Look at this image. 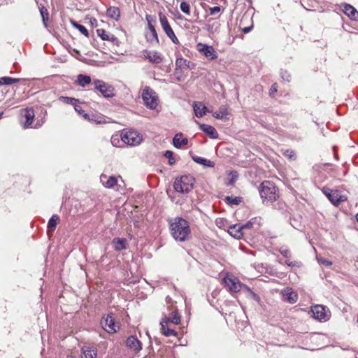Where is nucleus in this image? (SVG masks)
Here are the masks:
<instances>
[{"label": "nucleus", "instance_id": "17", "mask_svg": "<svg viewBox=\"0 0 358 358\" xmlns=\"http://www.w3.org/2000/svg\"><path fill=\"white\" fill-rule=\"evenodd\" d=\"M228 233L236 239L241 238L244 234L243 227L238 224L230 226L228 229Z\"/></svg>", "mask_w": 358, "mask_h": 358}, {"label": "nucleus", "instance_id": "26", "mask_svg": "<svg viewBox=\"0 0 358 358\" xmlns=\"http://www.w3.org/2000/svg\"><path fill=\"white\" fill-rule=\"evenodd\" d=\"M106 15L108 17L118 21L120 17V10L117 7L110 6L107 9Z\"/></svg>", "mask_w": 358, "mask_h": 358}, {"label": "nucleus", "instance_id": "60", "mask_svg": "<svg viewBox=\"0 0 358 358\" xmlns=\"http://www.w3.org/2000/svg\"><path fill=\"white\" fill-rule=\"evenodd\" d=\"M355 217H356V220H357V221L358 222V213L356 215V216H355Z\"/></svg>", "mask_w": 358, "mask_h": 358}, {"label": "nucleus", "instance_id": "16", "mask_svg": "<svg viewBox=\"0 0 358 358\" xmlns=\"http://www.w3.org/2000/svg\"><path fill=\"white\" fill-rule=\"evenodd\" d=\"M22 115L26 119L25 122H24V127L28 128L31 127L35 116L34 109L31 108L24 109L22 112Z\"/></svg>", "mask_w": 358, "mask_h": 358}, {"label": "nucleus", "instance_id": "3", "mask_svg": "<svg viewBox=\"0 0 358 358\" xmlns=\"http://www.w3.org/2000/svg\"><path fill=\"white\" fill-rule=\"evenodd\" d=\"M195 179L190 175L182 176L173 182L175 190L180 193H189L194 187Z\"/></svg>", "mask_w": 358, "mask_h": 358}, {"label": "nucleus", "instance_id": "32", "mask_svg": "<svg viewBox=\"0 0 358 358\" xmlns=\"http://www.w3.org/2000/svg\"><path fill=\"white\" fill-rule=\"evenodd\" d=\"M284 298L290 303H294L297 301L298 295L296 292L289 290H285L283 293Z\"/></svg>", "mask_w": 358, "mask_h": 358}, {"label": "nucleus", "instance_id": "5", "mask_svg": "<svg viewBox=\"0 0 358 358\" xmlns=\"http://www.w3.org/2000/svg\"><path fill=\"white\" fill-rule=\"evenodd\" d=\"M121 139L124 143L135 146L140 144L143 138L137 131L131 130L122 132Z\"/></svg>", "mask_w": 358, "mask_h": 358}, {"label": "nucleus", "instance_id": "54", "mask_svg": "<svg viewBox=\"0 0 358 358\" xmlns=\"http://www.w3.org/2000/svg\"><path fill=\"white\" fill-rule=\"evenodd\" d=\"M74 109L80 115H82V114L85 112V110L82 109V107L78 104L74 106Z\"/></svg>", "mask_w": 358, "mask_h": 358}, {"label": "nucleus", "instance_id": "4", "mask_svg": "<svg viewBox=\"0 0 358 358\" xmlns=\"http://www.w3.org/2000/svg\"><path fill=\"white\" fill-rule=\"evenodd\" d=\"M93 85L94 90L99 91L105 98H111L115 96V89L111 85L98 79L93 81Z\"/></svg>", "mask_w": 358, "mask_h": 358}, {"label": "nucleus", "instance_id": "15", "mask_svg": "<svg viewBox=\"0 0 358 358\" xmlns=\"http://www.w3.org/2000/svg\"><path fill=\"white\" fill-rule=\"evenodd\" d=\"M343 11L350 20L355 21L358 20V11L352 6L345 3L343 6Z\"/></svg>", "mask_w": 358, "mask_h": 358}, {"label": "nucleus", "instance_id": "56", "mask_svg": "<svg viewBox=\"0 0 358 358\" xmlns=\"http://www.w3.org/2000/svg\"><path fill=\"white\" fill-rule=\"evenodd\" d=\"M62 98L66 99V103H68L74 104V103L76 101H77V100L76 99H74V98L64 97V96H62Z\"/></svg>", "mask_w": 358, "mask_h": 358}, {"label": "nucleus", "instance_id": "42", "mask_svg": "<svg viewBox=\"0 0 358 358\" xmlns=\"http://www.w3.org/2000/svg\"><path fill=\"white\" fill-rule=\"evenodd\" d=\"M164 156L166 158H168L169 159V164L170 165H173L175 163H176V160L173 157V152L171 150H166L164 154Z\"/></svg>", "mask_w": 358, "mask_h": 358}, {"label": "nucleus", "instance_id": "19", "mask_svg": "<svg viewBox=\"0 0 358 358\" xmlns=\"http://www.w3.org/2000/svg\"><path fill=\"white\" fill-rule=\"evenodd\" d=\"M111 243L114 250L116 251H121L127 248V239L124 238H115Z\"/></svg>", "mask_w": 358, "mask_h": 358}, {"label": "nucleus", "instance_id": "20", "mask_svg": "<svg viewBox=\"0 0 358 358\" xmlns=\"http://www.w3.org/2000/svg\"><path fill=\"white\" fill-rule=\"evenodd\" d=\"M220 24L217 21L210 22V20L205 24L203 29H205L209 34H215L220 31Z\"/></svg>", "mask_w": 358, "mask_h": 358}, {"label": "nucleus", "instance_id": "27", "mask_svg": "<svg viewBox=\"0 0 358 358\" xmlns=\"http://www.w3.org/2000/svg\"><path fill=\"white\" fill-rule=\"evenodd\" d=\"M96 32L98 36L103 41H115L117 40V38L113 34H109L103 29H97Z\"/></svg>", "mask_w": 358, "mask_h": 358}, {"label": "nucleus", "instance_id": "45", "mask_svg": "<svg viewBox=\"0 0 358 358\" xmlns=\"http://www.w3.org/2000/svg\"><path fill=\"white\" fill-rule=\"evenodd\" d=\"M256 220H257V218L255 217L253 219H251L248 222H247L245 224H242L241 227H243V230L244 231L248 229H251L253 227Z\"/></svg>", "mask_w": 358, "mask_h": 358}, {"label": "nucleus", "instance_id": "13", "mask_svg": "<svg viewBox=\"0 0 358 358\" xmlns=\"http://www.w3.org/2000/svg\"><path fill=\"white\" fill-rule=\"evenodd\" d=\"M201 131L206 134L210 138L217 139L218 138V133L217 130L211 125L206 124H201L196 122Z\"/></svg>", "mask_w": 358, "mask_h": 358}, {"label": "nucleus", "instance_id": "34", "mask_svg": "<svg viewBox=\"0 0 358 358\" xmlns=\"http://www.w3.org/2000/svg\"><path fill=\"white\" fill-rule=\"evenodd\" d=\"M40 11L41 16L42 17L43 24L46 27H47V21L49 17V13L44 5H40V8H38Z\"/></svg>", "mask_w": 358, "mask_h": 358}, {"label": "nucleus", "instance_id": "1", "mask_svg": "<svg viewBox=\"0 0 358 358\" xmlns=\"http://www.w3.org/2000/svg\"><path fill=\"white\" fill-rule=\"evenodd\" d=\"M169 229L176 241H185L191 237L189 224L182 217H175L170 223Z\"/></svg>", "mask_w": 358, "mask_h": 358}, {"label": "nucleus", "instance_id": "31", "mask_svg": "<svg viewBox=\"0 0 358 358\" xmlns=\"http://www.w3.org/2000/svg\"><path fill=\"white\" fill-rule=\"evenodd\" d=\"M168 323L164 322V321L161 322V331L162 333L166 336H177L178 333L174 329H171L168 327Z\"/></svg>", "mask_w": 358, "mask_h": 358}, {"label": "nucleus", "instance_id": "57", "mask_svg": "<svg viewBox=\"0 0 358 358\" xmlns=\"http://www.w3.org/2000/svg\"><path fill=\"white\" fill-rule=\"evenodd\" d=\"M82 116H83L85 120H88L89 121H90V120H94L93 118H91V114L86 113L85 112H84V113H83V114H82Z\"/></svg>", "mask_w": 358, "mask_h": 358}, {"label": "nucleus", "instance_id": "47", "mask_svg": "<svg viewBox=\"0 0 358 358\" xmlns=\"http://www.w3.org/2000/svg\"><path fill=\"white\" fill-rule=\"evenodd\" d=\"M280 76L281 78L285 81L289 82L291 80L290 74L285 70L280 71Z\"/></svg>", "mask_w": 358, "mask_h": 358}, {"label": "nucleus", "instance_id": "37", "mask_svg": "<svg viewBox=\"0 0 358 358\" xmlns=\"http://www.w3.org/2000/svg\"><path fill=\"white\" fill-rule=\"evenodd\" d=\"M226 202L229 205H238L242 201V198L240 196H229L225 198Z\"/></svg>", "mask_w": 358, "mask_h": 358}, {"label": "nucleus", "instance_id": "10", "mask_svg": "<svg viewBox=\"0 0 358 358\" xmlns=\"http://www.w3.org/2000/svg\"><path fill=\"white\" fill-rule=\"evenodd\" d=\"M101 324L105 331L109 334H113L116 332V327L119 328V327L115 324V319L112 313H109L105 318L103 317L101 322Z\"/></svg>", "mask_w": 358, "mask_h": 358}, {"label": "nucleus", "instance_id": "62", "mask_svg": "<svg viewBox=\"0 0 358 358\" xmlns=\"http://www.w3.org/2000/svg\"><path fill=\"white\" fill-rule=\"evenodd\" d=\"M145 358H147V357H145Z\"/></svg>", "mask_w": 358, "mask_h": 358}, {"label": "nucleus", "instance_id": "24", "mask_svg": "<svg viewBox=\"0 0 358 358\" xmlns=\"http://www.w3.org/2000/svg\"><path fill=\"white\" fill-rule=\"evenodd\" d=\"M188 143V140L182 137V133L176 134L173 138V144L177 148H180L182 145Z\"/></svg>", "mask_w": 358, "mask_h": 358}, {"label": "nucleus", "instance_id": "46", "mask_svg": "<svg viewBox=\"0 0 358 358\" xmlns=\"http://www.w3.org/2000/svg\"><path fill=\"white\" fill-rule=\"evenodd\" d=\"M280 253L285 257H290V251L286 246H282L279 249Z\"/></svg>", "mask_w": 358, "mask_h": 358}, {"label": "nucleus", "instance_id": "7", "mask_svg": "<svg viewBox=\"0 0 358 358\" xmlns=\"http://www.w3.org/2000/svg\"><path fill=\"white\" fill-rule=\"evenodd\" d=\"M322 191L329 200L335 206H338L341 202L345 200V196L341 195L338 190H334L327 187H324Z\"/></svg>", "mask_w": 358, "mask_h": 358}, {"label": "nucleus", "instance_id": "28", "mask_svg": "<svg viewBox=\"0 0 358 358\" xmlns=\"http://www.w3.org/2000/svg\"><path fill=\"white\" fill-rule=\"evenodd\" d=\"M229 115L227 108L224 106H222L219 108V110L213 113V116L219 120L227 119Z\"/></svg>", "mask_w": 358, "mask_h": 358}, {"label": "nucleus", "instance_id": "14", "mask_svg": "<svg viewBox=\"0 0 358 358\" xmlns=\"http://www.w3.org/2000/svg\"><path fill=\"white\" fill-rule=\"evenodd\" d=\"M100 181L106 188H113L117 182V178L115 176H108L105 174H101L100 176Z\"/></svg>", "mask_w": 358, "mask_h": 358}, {"label": "nucleus", "instance_id": "41", "mask_svg": "<svg viewBox=\"0 0 358 358\" xmlns=\"http://www.w3.org/2000/svg\"><path fill=\"white\" fill-rule=\"evenodd\" d=\"M246 289L248 292L247 296L248 298L252 299L257 302L260 301V297L255 292H254L250 287H247Z\"/></svg>", "mask_w": 358, "mask_h": 358}, {"label": "nucleus", "instance_id": "22", "mask_svg": "<svg viewBox=\"0 0 358 358\" xmlns=\"http://www.w3.org/2000/svg\"><path fill=\"white\" fill-rule=\"evenodd\" d=\"M193 109L195 113V115L197 117H201L206 114L208 108L203 105L201 102H194L193 104Z\"/></svg>", "mask_w": 358, "mask_h": 358}, {"label": "nucleus", "instance_id": "50", "mask_svg": "<svg viewBox=\"0 0 358 358\" xmlns=\"http://www.w3.org/2000/svg\"><path fill=\"white\" fill-rule=\"evenodd\" d=\"M317 261L320 264L325 265L327 266H330L332 265V262L324 258H317Z\"/></svg>", "mask_w": 358, "mask_h": 358}, {"label": "nucleus", "instance_id": "30", "mask_svg": "<svg viewBox=\"0 0 358 358\" xmlns=\"http://www.w3.org/2000/svg\"><path fill=\"white\" fill-rule=\"evenodd\" d=\"M92 82L91 78L89 76L84 74H79L77 76L76 83L78 85L85 87Z\"/></svg>", "mask_w": 358, "mask_h": 358}, {"label": "nucleus", "instance_id": "35", "mask_svg": "<svg viewBox=\"0 0 358 358\" xmlns=\"http://www.w3.org/2000/svg\"><path fill=\"white\" fill-rule=\"evenodd\" d=\"M59 220V217L57 215H53L49 220L48 223V229L50 231H54L56 229L57 222Z\"/></svg>", "mask_w": 358, "mask_h": 358}, {"label": "nucleus", "instance_id": "9", "mask_svg": "<svg viewBox=\"0 0 358 358\" xmlns=\"http://www.w3.org/2000/svg\"><path fill=\"white\" fill-rule=\"evenodd\" d=\"M310 313L312 316L320 322L329 320V315L327 314L325 307L322 305H315L311 307Z\"/></svg>", "mask_w": 358, "mask_h": 358}, {"label": "nucleus", "instance_id": "25", "mask_svg": "<svg viewBox=\"0 0 358 358\" xmlns=\"http://www.w3.org/2000/svg\"><path fill=\"white\" fill-rule=\"evenodd\" d=\"M192 159L194 162L203 165L205 167L213 168L215 166L214 162L207 159L206 158L194 155L192 157Z\"/></svg>", "mask_w": 358, "mask_h": 358}, {"label": "nucleus", "instance_id": "44", "mask_svg": "<svg viewBox=\"0 0 358 358\" xmlns=\"http://www.w3.org/2000/svg\"><path fill=\"white\" fill-rule=\"evenodd\" d=\"M180 10L185 14H190V6L189 4L185 1H182L180 6Z\"/></svg>", "mask_w": 358, "mask_h": 358}, {"label": "nucleus", "instance_id": "2", "mask_svg": "<svg viewBox=\"0 0 358 358\" xmlns=\"http://www.w3.org/2000/svg\"><path fill=\"white\" fill-rule=\"evenodd\" d=\"M259 192L263 203L265 201L273 203L279 197V191L276 185L271 181H263L259 187Z\"/></svg>", "mask_w": 358, "mask_h": 358}, {"label": "nucleus", "instance_id": "36", "mask_svg": "<svg viewBox=\"0 0 358 358\" xmlns=\"http://www.w3.org/2000/svg\"><path fill=\"white\" fill-rule=\"evenodd\" d=\"M71 24H72V26L73 27H75L77 29H78L80 31V33H82L83 35H85L87 37L89 36L88 30L85 28V27H84L83 25L78 23L77 22H76L74 20H71Z\"/></svg>", "mask_w": 358, "mask_h": 358}, {"label": "nucleus", "instance_id": "53", "mask_svg": "<svg viewBox=\"0 0 358 358\" xmlns=\"http://www.w3.org/2000/svg\"><path fill=\"white\" fill-rule=\"evenodd\" d=\"M220 10V6H214V7L210 8V14L215 15L217 13H219Z\"/></svg>", "mask_w": 358, "mask_h": 358}, {"label": "nucleus", "instance_id": "12", "mask_svg": "<svg viewBox=\"0 0 358 358\" xmlns=\"http://www.w3.org/2000/svg\"><path fill=\"white\" fill-rule=\"evenodd\" d=\"M145 105L150 109L156 108L157 103L155 96H152L148 90H144L142 94Z\"/></svg>", "mask_w": 358, "mask_h": 358}, {"label": "nucleus", "instance_id": "8", "mask_svg": "<svg viewBox=\"0 0 358 358\" xmlns=\"http://www.w3.org/2000/svg\"><path fill=\"white\" fill-rule=\"evenodd\" d=\"M196 50L208 59L213 60L217 58V53L212 45L199 43L196 45Z\"/></svg>", "mask_w": 358, "mask_h": 358}, {"label": "nucleus", "instance_id": "58", "mask_svg": "<svg viewBox=\"0 0 358 358\" xmlns=\"http://www.w3.org/2000/svg\"><path fill=\"white\" fill-rule=\"evenodd\" d=\"M36 4L38 5V8H40V5H44L42 1L44 0H35Z\"/></svg>", "mask_w": 358, "mask_h": 358}, {"label": "nucleus", "instance_id": "39", "mask_svg": "<svg viewBox=\"0 0 358 358\" xmlns=\"http://www.w3.org/2000/svg\"><path fill=\"white\" fill-rule=\"evenodd\" d=\"M229 176H231L230 180L227 182V185L228 186L234 185L236 180L238 179V174L237 171H231L229 173Z\"/></svg>", "mask_w": 358, "mask_h": 358}, {"label": "nucleus", "instance_id": "52", "mask_svg": "<svg viewBox=\"0 0 358 358\" xmlns=\"http://www.w3.org/2000/svg\"><path fill=\"white\" fill-rule=\"evenodd\" d=\"M278 91V85L276 83H274L271 85L270 90H269V94L270 96H273L275 92Z\"/></svg>", "mask_w": 358, "mask_h": 358}, {"label": "nucleus", "instance_id": "61", "mask_svg": "<svg viewBox=\"0 0 358 358\" xmlns=\"http://www.w3.org/2000/svg\"><path fill=\"white\" fill-rule=\"evenodd\" d=\"M1 116H2V113H0V118L1 117Z\"/></svg>", "mask_w": 358, "mask_h": 358}, {"label": "nucleus", "instance_id": "48", "mask_svg": "<svg viewBox=\"0 0 358 358\" xmlns=\"http://www.w3.org/2000/svg\"><path fill=\"white\" fill-rule=\"evenodd\" d=\"M173 75L176 76L177 80L181 81L183 80L181 69H178L177 66H176Z\"/></svg>", "mask_w": 358, "mask_h": 358}, {"label": "nucleus", "instance_id": "38", "mask_svg": "<svg viewBox=\"0 0 358 358\" xmlns=\"http://www.w3.org/2000/svg\"><path fill=\"white\" fill-rule=\"evenodd\" d=\"M19 82V79L10 77H2L0 78V85H11Z\"/></svg>", "mask_w": 358, "mask_h": 358}, {"label": "nucleus", "instance_id": "55", "mask_svg": "<svg viewBox=\"0 0 358 358\" xmlns=\"http://www.w3.org/2000/svg\"><path fill=\"white\" fill-rule=\"evenodd\" d=\"M285 264L288 266H299V263L297 262H290L289 260L285 261Z\"/></svg>", "mask_w": 358, "mask_h": 358}, {"label": "nucleus", "instance_id": "21", "mask_svg": "<svg viewBox=\"0 0 358 358\" xmlns=\"http://www.w3.org/2000/svg\"><path fill=\"white\" fill-rule=\"evenodd\" d=\"M176 66H177L178 69H193L195 67V64L194 63H192L190 61L187 60L186 59H184L183 57H178L176 60Z\"/></svg>", "mask_w": 358, "mask_h": 358}, {"label": "nucleus", "instance_id": "23", "mask_svg": "<svg viewBox=\"0 0 358 358\" xmlns=\"http://www.w3.org/2000/svg\"><path fill=\"white\" fill-rule=\"evenodd\" d=\"M145 57L149 59V61L154 64H159L162 62L163 57L162 55L158 52H154L151 53L147 50L145 51Z\"/></svg>", "mask_w": 358, "mask_h": 358}, {"label": "nucleus", "instance_id": "11", "mask_svg": "<svg viewBox=\"0 0 358 358\" xmlns=\"http://www.w3.org/2000/svg\"><path fill=\"white\" fill-rule=\"evenodd\" d=\"M223 283L230 292L236 293L241 290V284L236 277H225L223 279Z\"/></svg>", "mask_w": 358, "mask_h": 358}, {"label": "nucleus", "instance_id": "40", "mask_svg": "<svg viewBox=\"0 0 358 358\" xmlns=\"http://www.w3.org/2000/svg\"><path fill=\"white\" fill-rule=\"evenodd\" d=\"M96 351L94 349H88L83 351V358H96Z\"/></svg>", "mask_w": 358, "mask_h": 358}, {"label": "nucleus", "instance_id": "29", "mask_svg": "<svg viewBox=\"0 0 358 358\" xmlns=\"http://www.w3.org/2000/svg\"><path fill=\"white\" fill-rule=\"evenodd\" d=\"M164 322H171L174 324H178L180 322V317L177 310H174L171 313L169 317H165L163 320Z\"/></svg>", "mask_w": 358, "mask_h": 358}, {"label": "nucleus", "instance_id": "33", "mask_svg": "<svg viewBox=\"0 0 358 358\" xmlns=\"http://www.w3.org/2000/svg\"><path fill=\"white\" fill-rule=\"evenodd\" d=\"M149 30L150 31V36H147V41H150V43H156L159 44V38L157 36V31L155 29V25H150V27H148Z\"/></svg>", "mask_w": 358, "mask_h": 358}, {"label": "nucleus", "instance_id": "18", "mask_svg": "<svg viewBox=\"0 0 358 358\" xmlns=\"http://www.w3.org/2000/svg\"><path fill=\"white\" fill-rule=\"evenodd\" d=\"M126 345L130 349L139 351L142 349L141 343L135 336H129L126 341Z\"/></svg>", "mask_w": 358, "mask_h": 358}, {"label": "nucleus", "instance_id": "6", "mask_svg": "<svg viewBox=\"0 0 358 358\" xmlns=\"http://www.w3.org/2000/svg\"><path fill=\"white\" fill-rule=\"evenodd\" d=\"M159 21L162 25V27L167 36L171 40V41L176 44H179V40L176 36L174 31H173L171 27L169 24V22L166 18V17L162 13L159 14Z\"/></svg>", "mask_w": 358, "mask_h": 358}, {"label": "nucleus", "instance_id": "59", "mask_svg": "<svg viewBox=\"0 0 358 358\" xmlns=\"http://www.w3.org/2000/svg\"><path fill=\"white\" fill-rule=\"evenodd\" d=\"M250 29H251V27H245V28H244L243 31L245 33H248L250 31Z\"/></svg>", "mask_w": 358, "mask_h": 358}, {"label": "nucleus", "instance_id": "43", "mask_svg": "<svg viewBox=\"0 0 358 358\" xmlns=\"http://www.w3.org/2000/svg\"><path fill=\"white\" fill-rule=\"evenodd\" d=\"M282 154L285 157H286L290 159H292V160L296 159L295 152L292 150L287 149L285 150H283Z\"/></svg>", "mask_w": 358, "mask_h": 358}, {"label": "nucleus", "instance_id": "49", "mask_svg": "<svg viewBox=\"0 0 358 358\" xmlns=\"http://www.w3.org/2000/svg\"><path fill=\"white\" fill-rule=\"evenodd\" d=\"M145 19L148 22V27H150V25H154L152 23L156 22L155 17L150 15H146Z\"/></svg>", "mask_w": 358, "mask_h": 358}, {"label": "nucleus", "instance_id": "51", "mask_svg": "<svg viewBox=\"0 0 358 358\" xmlns=\"http://www.w3.org/2000/svg\"><path fill=\"white\" fill-rule=\"evenodd\" d=\"M91 118H93L94 120H90V122H96L97 124H101L102 123V119L103 117L99 116V115H94V114H91Z\"/></svg>", "mask_w": 358, "mask_h": 358}]
</instances>
